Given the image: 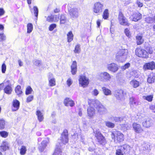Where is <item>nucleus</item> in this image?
<instances>
[{
    "label": "nucleus",
    "instance_id": "obj_50",
    "mask_svg": "<svg viewBox=\"0 0 155 155\" xmlns=\"http://www.w3.org/2000/svg\"><path fill=\"white\" fill-rule=\"evenodd\" d=\"M6 36L3 33L0 34V42L3 41L5 40Z\"/></svg>",
    "mask_w": 155,
    "mask_h": 155
},
{
    "label": "nucleus",
    "instance_id": "obj_19",
    "mask_svg": "<svg viewBox=\"0 0 155 155\" xmlns=\"http://www.w3.org/2000/svg\"><path fill=\"white\" fill-rule=\"evenodd\" d=\"M107 68L109 70L114 72H116L118 69L117 65L114 63L108 64Z\"/></svg>",
    "mask_w": 155,
    "mask_h": 155
},
{
    "label": "nucleus",
    "instance_id": "obj_35",
    "mask_svg": "<svg viewBox=\"0 0 155 155\" xmlns=\"http://www.w3.org/2000/svg\"><path fill=\"white\" fill-rule=\"evenodd\" d=\"M15 92L18 95H19L22 93L21 87L20 85H18L15 88Z\"/></svg>",
    "mask_w": 155,
    "mask_h": 155
},
{
    "label": "nucleus",
    "instance_id": "obj_33",
    "mask_svg": "<svg viewBox=\"0 0 155 155\" xmlns=\"http://www.w3.org/2000/svg\"><path fill=\"white\" fill-rule=\"evenodd\" d=\"M74 52L75 53L79 54L81 51V45L79 44H78L75 47Z\"/></svg>",
    "mask_w": 155,
    "mask_h": 155
},
{
    "label": "nucleus",
    "instance_id": "obj_51",
    "mask_svg": "<svg viewBox=\"0 0 155 155\" xmlns=\"http://www.w3.org/2000/svg\"><path fill=\"white\" fill-rule=\"evenodd\" d=\"M130 104L133 105H136V101L135 99L133 97H131L130 99Z\"/></svg>",
    "mask_w": 155,
    "mask_h": 155
},
{
    "label": "nucleus",
    "instance_id": "obj_7",
    "mask_svg": "<svg viewBox=\"0 0 155 155\" xmlns=\"http://www.w3.org/2000/svg\"><path fill=\"white\" fill-rule=\"evenodd\" d=\"M103 5L98 2L95 3L94 5L93 12L96 13H100L102 12Z\"/></svg>",
    "mask_w": 155,
    "mask_h": 155
},
{
    "label": "nucleus",
    "instance_id": "obj_9",
    "mask_svg": "<svg viewBox=\"0 0 155 155\" xmlns=\"http://www.w3.org/2000/svg\"><path fill=\"white\" fill-rule=\"evenodd\" d=\"M118 18L119 23L120 25L129 26V24L127 19L121 12H120L119 13Z\"/></svg>",
    "mask_w": 155,
    "mask_h": 155
},
{
    "label": "nucleus",
    "instance_id": "obj_24",
    "mask_svg": "<svg viewBox=\"0 0 155 155\" xmlns=\"http://www.w3.org/2000/svg\"><path fill=\"white\" fill-rule=\"evenodd\" d=\"M20 103L17 100H15L13 101V107L12 108L13 111H16L17 110L19 107Z\"/></svg>",
    "mask_w": 155,
    "mask_h": 155
},
{
    "label": "nucleus",
    "instance_id": "obj_17",
    "mask_svg": "<svg viewBox=\"0 0 155 155\" xmlns=\"http://www.w3.org/2000/svg\"><path fill=\"white\" fill-rule=\"evenodd\" d=\"M152 120L149 118L144 119L142 123L143 126L146 128L150 127L152 124Z\"/></svg>",
    "mask_w": 155,
    "mask_h": 155
},
{
    "label": "nucleus",
    "instance_id": "obj_55",
    "mask_svg": "<svg viewBox=\"0 0 155 155\" xmlns=\"http://www.w3.org/2000/svg\"><path fill=\"white\" fill-rule=\"evenodd\" d=\"M56 27V25L55 24L51 25L49 28V29L50 31H52Z\"/></svg>",
    "mask_w": 155,
    "mask_h": 155
},
{
    "label": "nucleus",
    "instance_id": "obj_61",
    "mask_svg": "<svg viewBox=\"0 0 155 155\" xmlns=\"http://www.w3.org/2000/svg\"><path fill=\"white\" fill-rule=\"evenodd\" d=\"M54 16V22H56L58 21L59 19V16H58L57 15H53Z\"/></svg>",
    "mask_w": 155,
    "mask_h": 155
},
{
    "label": "nucleus",
    "instance_id": "obj_25",
    "mask_svg": "<svg viewBox=\"0 0 155 155\" xmlns=\"http://www.w3.org/2000/svg\"><path fill=\"white\" fill-rule=\"evenodd\" d=\"M8 148V143L6 142H3L0 146V150L2 151H5Z\"/></svg>",
    "mask_w": 155,
    "mask_h": 155
},
{
    "label": "nucleus",
    "instance_id": "obj_39",
    "mask_svg": "<svg viewBox=\"0 0 155 155\" xmlns=\"http://www.w3.org/2000/svg\"><path fill=\"white\" fill-rule=\"evenodd\" d=\"M27 150L25 147L22 146L20 149V153L21 155H23L25 154Z\"/></svg>",
    "mask_w": 155,
    "mask_h": 155
},
{
    "label": "nucleus",
    "instance_id": "obj_52",
    "mask_svg": "<svg viewBox=\"0 0 155 155\" xmlns=\"http://www.w3.org/2000/svg\"><path fill=\"white\" fill-rule=\"evenodd\" d=\"M54 18L53 15H51L48 17L46 20L47 21L50 22H54Z\"/></svg>",
    "mask_w": 155,
    "mask_h": 155
},
{
    "label": "nucleus",
    "instance_id": "obj_58",
    "mask_svg": "<svg viewBox=\"0 0 155 155\" xmlns=\"http://www.w3.org/2000/svg\"><path fill=\"white\" fill-rule=\"evenodd\" d=\"M72 83V81L70 78H69L67 81V84L68 86L70 87Z\"/></svg>",
    "mask_w": 155,
    "mask_h": 155
},
{
    "label": "nucleus",
    "instance_id": "obj_6",
    "mask_svg": "<svg viewBox=\"0 0 155 155\" xmlns=\"http://www.w3.org/2000/svg\"><path fill=\"white\" fill-rule=\"evenodd\" d=\"M136 54L138 56L143 58H147L148 57L147 52L144 49L140 48H137L135 51Z\"/></svg>",
    "mask_w": 155,
    "mask_h": 155
},
{
    "label": "nucleus",
    "instance_id": "obj_32",
    "mask_svg": "<svg viewBox=\"0 0 155 155\" xmlns=\"http://www.w3.org/2000/svg\"><path fill=\"white\" fill-rule=\"evenodd\" d=\"M68 41L69 42H71L73 40V35L71 31H69L67 35Z\"/></svg>",
    "mask_w": 155,
    "mask_h": 155
},
{
    "label": "nucleus",
    "instance_id": "obj_26",
    "mask_svg": "<svg viewBox=\"0 0 155 155\" xmlns=\"http://www.w3.org/2000/svg\"><path fill=\"white\" fill-rule=\"evenodd\" d=\"M147 81L150 84L154 83L155 82V75L152 74L149 75L147 79Z\"/></svg>",
    "mask_w": 155,
    "mask_h": 155
},
{
    "label": "nucleus",
    "instance_id": "obj_64",
    "mask_svg": "<svg viewBox=\"0 0 155 155\" xmlns=\"http://www.w3.org/2000/svg\"><path fill=\"white\" fill-rule=\"evenodd\" d=\"M5 13V11L3 8H0V16L3 15Z\"/></svg>",
    "mask_w": 155,
    "mask_h": 155
},
{
    "label": "nucleus",
    "instance_id": "obj_28",
    "mask_svg": "<svg viewBox=\"0 0 155 155\" xmlns=\"http://www.w3.org/2000/svg\"><path fill=\"white\" fill-rule=\"evenodd\" d=\"M102 89L104 94L106 96L110 95L111 94V91L105 87H103Z\"/></svg>",
    "mask_w": 155,
    "mask_h": 155
},
{
    "label": "nucleus",
    "instance_id": "obj_1",
    "mask_svg": "<svg viewBox=\"0 0 155 155\" xmlns=\"http://www.w3.org/2000/svg\"><path fill=\"white\" fill-rule=\"evenodd\" d=\"M88 103L89 106H94L101 114H104L107 112L106 108L97 100H89Z\"/></svg>",
    "mask_w": 155,
    "mask_h": 155
},
{
    "label": "nucleus",
    "instance_id": "obj_16",
    "mask_svg": "<svg viewBox=\"0 0 155 155\" xmlns=\"http://www.w3.org/2000/svg\"><path fill=\"white\" fill-rule=\"evenodd\" d=\"M49 142V140L48 138L42 142L41 145L38 147V149L41 152H42L44 151L47 146V144Z\"/></svg>",
    "mask_w": 155,
    "mask_h": 155
},
{
    "label": "nucleus",
    "instance_id": "obj_22",
    "mask_svg": "<svg viewBox=\"0 0 155 155\" xmlns=\"http://www.w3.org/2000/svg\"><path fill=\"white\" fill-rule=\"evenodd\" d=\"M64 103L66 106L73 107L74 105L73 101L69 98H66L64 101Z\"/></svg>",
    "mask_w": 155,
    "mask_h": 155
},
{
    "label": "nucleus",
    "instance_id": "obj_45",
    "mask_svg": "<svg viewBox=\"0 0 155 155\" xmlns=\"http://www.w3.org/2000/svg\"><path fill=\"white\" fill-rule=\"evenodd\" d=\"M33 64L36 66H39L41 63V61L40 60L37 59H35L33 61Z\"/></svg>",
    "mask_w": 155,
    "mask_h": 155
},
{
    "label": "nucleus",
    "instance_id": "obj_41",
    "mask_svg": "<svg viewBox=\"0 0 155 155\" xmlns=\"http://www.w3.org/2000/svg\"><path fill=\"white\" fill-rule=\"evenodd\" d=\"M109 16L108 11L107 9H106L104 12L103 14V18L105 19H107Z\"/></svg>",
    "mask_w": 155,
    "mask_h": 155
},
{
    "label": "nucleus",
    "instance_id": "obj_63",
    "mask_svg": "<svg viewBox=\"0 0 155 155\" xmlns=\"http://www.w3.org/2000/svg\"><path fill=\"white\" fill-rule=\"evenodd\" d=\"M147 50L148 53L150 54H152L153 52V50L151 48L148 47L147 48Z\"/></svg>",
    "mask_w": 155,
    "mask_h": 155
},
{
    "label": "nucleus",
    "instance_id": "obj_21",
    "mask_svg": "<svg viewBox=\"0 0 155 155\" xmlns=\"http://www.w3.org/2000/svg\"><path fill=\"white\" fill-rule=\"evenodd\" d=\"M100 76L101 78L103 79L106 81H110L111 78L110 75L107 72H104L100 74Z\"/></svg>",
    "mask_w": 155,
    "mask_h": 155
},
{
    "label": "nucleus",
    "instance_id": "obj_29",
    "mask_svg": "<svg viewBox=\"0 0 155 155\" xmlns=\"http://www.w3.org/2000/svg\"><path fill=\"white\" fill-rule=\"evenodd\" d=\"M36 115L38 116V119L40 122L42 121L44 119L42 113L40 110H37L36 112Z\"/></svg>",
    "mask_w": 155,
    "mask_h": 155
},
{
    "label": "nucleus",
    "instance_id": "obj_23",
    "mask_svg": "<svg viewBox=\"0 0 155 155\" xmlns=\"http://www.w3.org/2000/svg\"><path fill=\"white\" fill-rule=\"evenodd\" d=\"M62 150L61 147L59 145H56L55 149L53 155H61Z\"/></svg>",
    "mask_w": 155,
    "mask_h": 155
},
{
    "label": "nucleus",
    "instance_id": "obj_14",
    "mask_svg": "<svg viewBox=\"0 0 155 155\" xmlns=\"http://www.w3.org/2000/svg\"><path fill=\"white\" fill-rule=\"evenodd\" d=\"M87 109V115L89 118H93L95 115V110L94 108L92 107V106H90Z\"/></svg>",
    "mask_w": 155,
    "mask_h": 155
},
{
    "label": "nucleus",
    "instance_id": "obj_54",
    "mask_svg": "<svg viewBox=\"0 0 155 155\" xmlns=\"http://www.w3.org/2000/svg\"><path fill=\"white\" fill-rule=\"evenodd\" d=\"M0 135L3 137H6L8 136V133L5 131H3L0 132Z\"/></svg>",
    "mask_w": 155,
    "mask_h": 155
},
{
    "label": "nucleus",
    "instance_id": "obj_36",
    "mask_svg": "<svg viewBox=\"0 0 155 155\" xmlns=\"http://www.w3.org/2000/svg\"><path fill=\"white\" fill-rule=\"evenodd\" d=\"M66 18L64 15H62L60 18V23L61 24H64L66 21Z\"/></svg>",
    "mask_w": 155,
    "mask_h": 155
},
{
    "label": "nucleus",
    "instance_id": "obj_48",
    "mask_svg": "<svg viewBox=\"0 0 155 155\" xmlns=\"http://www.w3.org/2000/svg\"><path fill=\"white\" fill-rule=\"evenodd\" d=\"M116 155H124V153L122 150L120 148L117 150L116 152Z\"/></svg>",
    "mask_w": 155,
    "mask_h": 155
},
{
    "label": "nucleus",
    "instance_id": "obj_60",
    "mask_svg": "<svg viewBox=\"0 0 155 155\" xmlns=\"http://www.w3.org/2000/svg\"><path fill=\"white\" fill-rule=\"evenodd\" d=\"M124 32L127 36L129 37L130 36V32L129 29L127 28L126 29L124 30Z\"/></svg>",
    "mask_w": 155,
    "mask_h": 155
},
{
    "label": "nucleus",
    "instance_id": "obj_10",
    "mask_svg": "<svg viewBox=\"0 0 155 155\" xmlns=\"http://www.w3.org/2000/svg\"><path fill=\"white\" fill-rule=\"evenodd\" d=\"M126 94V92L121 89L116 90L114 92L115 96L118 100H120L123 98L124 96Z\"/></svg>",
    "mask_w": 155,
    "mask_h": 155
},
{
    "label": "nucleus",
    "instance_id": "obj_40",
    "mask_svg": "<svg viewBox=\"0 0 155 155\" xmlns=\"http://www.w3.org/2000/svg\"><path fill=\"white\" fill-rule=\"evenodd\" d=\"M33 30V25L31 23H28L27 25V32L30 33Z\"/></svg>",
    "mask_w": 155,
    "mask_h": 155
},
{
    "label": "nucleus",
    "instance_id": "obj_20",
    "mask_svg": "<svg viewBox=\"0 0 155 155\" xmlns=\"http://www.w3.org/2000/svg\"><path fill=\"white\" fill-rule=\"evenodd\" d=\"M77 71V63L76 61H74L71 66V72L73 75L76 74Z\"/></svg>",
    "mask_w": 155,
    "mask_h": 155
},
{
    "label": "nucleus",
    "instance_id": "obj_62",
    "mask_svg": "<svg viewBox=\"0 0 155 155\" xmlns=\"http://www.w3.org/2000/svg\"><path fill=\"white\" fill-rule=\"evenodd\" d=\"M150 108L154 112H155V106L153 105H151L150 106Z\"/></svg>",
    "mask_w": 155,
    "mask_h": 155
},
{
    "label": "nucleus",
    "instance_id": "obj_30",
    "mask_svg": "<svg viewBox=\"0 0 155 155\" xmlns=\"http://www.w3.org/2000/svg\"><path fill=\"white\" fill-rule=\"evenodd\" d=\"M136 39L137 40V43L138 45H141L143 42V40L141 36L137 35L136 36Z\"/></svg>",
    "mask_w": 155,
    "mask_h": 155
},
{
    "label": "nucleus",
    "instance_id": "obj_12",
    "mask_svg": "<svg viewBox=\"0 0 155 155\" xmlns=\"http://www.w3.org/2000/svg\"><path fill=\"white\" fill-rule=\"evenodd\" d=\"M70 14L72 20H74L78 18L79 16L78 9L76 8H72L70 12Z\"/></svg>",
    "mask_w": 155,
    "mask_h": 155
},
{
    "label": "nucleus",
    "instance_id": "obj_8",
    "mask_svg": "<svg viewBox=\"0 0 155 155\" xmlns=\"http://www.w3.org/2000/svg\"><path fill=\"white\" fill-rule=\"evenodd\" d=\"M80 85L83 87H85L89 83L88 79L84 75H81L79 80Z\"/></svg>",
    "mask_w": 155,
    "mask_h": 155
},
{
    "label": "nucleus",
    "instance_id": "obj_47",
    "mask_svg": "<svg viewBox=\"0 0 155 155\" xmlns=\"http://www.w3.org/2000/svg\"><path fill=\"white\" fill-rule=\"evenodd\" d=\"M143 149L144 150H148L150 148V145L148 144L145 143L142 145Z\"/></svg>",
    "mask_w": 155,
    "mask_h": 155
},
{
    "label": "nucleus",
    "instance_id": "obj_46",
    "mask_svg": "<svg viewBox=\"0 0 155 155\" xmlns=\"http://www.w3.org/2000/svg\"><path fill=\"white\" fill-rule=\"evenodd\" d=\"M5 123L3 119L0 120V129H3L4 128Z\"/></svg>",
    "mask_w": 155,
    "mask_h": 155
},
{
    "label": "nucleus",
    "instance_id": "obj_38",
    "mask_svg": "<svg viewBox=\"0 0 155 155\" xmlns=\"http://www.w3.org/2000/svg\"><path fill=\"white\" fill-rule=\"evenodd\" d=\"M123 117H115L113 118V120L116 122H121L123 120Z\"/></svg>",
    "mask_w": 155,
    "mask_h": 155
},
{
    "label": "nucleus",
    "instance_id": "obj_56",
    "mask_svg": "<svg viewBox=\"0 0 155 155\" xmlns=\"http://www.w3.org/2000/svg\"><path fill=\"white\" fill-rule=\"evenodd\" d=\"M130 65V63H128L126 64H125L124 66H122L121 67V69L124 70H125V69L128 68Z\"/></svg>",
    "mask_w": 155,
    "mask_h": 155
},
{
    "label": "nucleus",
    "instance_id": "obj_43",
    "mask_svg": "<svg viewBox=\"0 0 155 155\" xmlns=\"http://www.w3.org/2000/svg\"><path fill=\"white\" fill-rule=\"evenodd\" d=\"M32 10L33 12H34L35 16L37 18L38 13V8L36 6H34Z\"/></svg>",
    "mask_w": 155,
    "mask_h": 155
},
{
    "label": "nucleus",
    "instance_id": "obj_27",
    "mask_svg": "<svg viewBox=\"0 0 155 155\" xmlns=\"http://www.w3.org/2000/svg\"><path fill=\"white\" fill-rule=\"evenodd\" d=\"M130 84L134 88H136L139 86V82L135 79H133L130 82Z\"/></svg>",
    "mask_w": 155,
    "mask_h": 155
},
{
    "label": "nucleus",
    "instance_id": "obj_13",
    "mask_svg": "<svg viewBox=\"0 0 155 155\" xmlns=\"http://www.w3.org/2000/svg\"><path fill=\"white\" fill-rule=\"evenodd\" d=\"M132 127L133 130L137 133H140L143 131V130L141 126L139 124L134 123L133 124Z\"/></svg>",
    "mask_w": 155,
    "mask_h": 155
},
{
    "label": "nucleus",
    "instance_id": "obj_42",
    "mask_svg": "<svg viewBox=\"0 0 155 155\" xmlns=\"http://www.w3.org/2000/svg\"><path fill=\"white\" fill-rule=\"evenodd\" d=\"M105 123L106 126L109 127L113 128L115 126V125L114 124L109 121H106L105 122Z\"/></svg>",
    "mask_w": 155,
    "mask_h": 155
},
{
    "label": "nucleus",
    "instance_id": "obj_15",
    "mask_svg": "<svg viewBox=\"0 0 155 155\" xmlns=\"http://www.w3.org/2000/svg\"><path fill=\"white\" fill-rule=\"evenodd\" d=\"M124 153L125 154H128L130 152L131 147L130 146L127 144L123 145L120 147Z\"/></svg>",
    "mask_w": 155,
    "mask_h": 155
},
{
    "label": "nucleus",
    "instance_id": "obj_59",
    "mask_svg": "<svg viewBox=\"0 0 155 155\" xmlns=\"http://www.w3.org/2000/svg\"><path fill=\"white\" fill-rule=\"evenodd\" d=\"M6 66L5 64H2V70L3 73H5L6 71Z\"/></svg>",
    "mask_w": 155,
    "mask_h": 155
},
{
    "label": "nucleus",
    "instance_id": "obj_34",
    "mask_svg": "<svg viewBox=\"0 0 155 155\" xmlns=\"http://www.w3.org/2000/svg\"><path fill=\"white\" fill-rule=\"evenodd\" d=\"M49 84L50 86H53L56 84L55 80L54 78H49Z\"/></svg>",
    "mask_w": 155,
    "mask_h": 155
},
{
    "label": "nucleus",
    "instance_id": "obj_57",
    "mask_svg": "<svg viewBox=\"0 0 155 155\" xmlns=\"http://www.w3.org/2000/svg\"><path fill=\"white\" fill-rule=\"evenodd\" d=\"M33 99V96L32 95H30L29 96L27 99L26 102H29L31 101Z\"/></svg>",
    "mask_w": 155,
    "mask_h": 155
},
{
    "label": "nucleus",
    "instance_id": "obj_31",
    "mask_svg": "<svg viewBox=\"0 0 155 155\" xmlns=\"http://www.w3.org/2000/svg\"><path fill=\"white\" fill-rule=\"evenodd\" d=\"M4 90L5 93L8 94H11L12 91V87L9 85L6 86L4 88Z\"/></svg>",
    "mask_w": 155,
    "mask_h": 155
},
{
    "label": "nucleus",
    "instance_id": "obj_11",
    "mask_svg": "<svg viewBox=\"0 0 155 155\" xmlns=\"http://www.w3.org/2000/svg\"><path fill=\"white\" fill-rule=\"evenodd\" d=\"M144 70H153L155 69V62L152 61L149 63H145L143 66Z\"/></svg>",
    "mask_w": 155,
    "mask_h": 155
},
{
    "label": "nucleus",
    "instance_id": "obj_5",
    "mask_svg": "<svg viewBox=\"0 0 155 155\" xmlns=\"http://www.w3.org/2000/svg\"><path fill=\"white\" fill-rule=\"evenodd\" d=\"M95 136L96 137L97 142L100 144L104 145L106 143V141L104 137L98 130H96L94 132Z\"/></svg>",
    "mask_w": 155,
    "mask_h": 155
},
{
    "label": "nucleus",
    "instance_id": "obj_37",
    "mask_svg": "<svg viewBox=\"0 0 155 155\" xmlns=\"http://www.w3.org/2000/svg\"><path fill=\"white\" fill-rule=\"evenodd\" d=\"M145 21L148 23H154L153 17V18L148 17L145 18Z\"/></svg>",
    "mask_w": 155,
    "mask_h": 155
},
{
    "label": "nucleus",
    "instance_id": "obj_2",
    "mask_svg": "<svg viewBox=\"0 0 155 155\" xmlns=\"http://www.w3.org/2000/svg\"><path fill=\"white\" fill-rule=\"evenodd\" d=\"M111 137L116 143H120L124 140V134L120 132L114 130L111 132Z\"/></svg>",
    "mask_w": 155,
    "mask_h": 155
},
{
    "label": "nucleus",
    "instance_id": "obj_3",
    "mask_svg": "<svg viewBox=\"0 0 155 155\" xmlns=\"http://www.w3.org/2000/svg\"><path fill=\"white\" fill-rule=\"evenodd\" d=\"M68 131L66 129H65L61 134L60 139L58 140V144L59 146L61 147L64 144L67 143L68 141Z\"/></svg>",
    "mask_w": 155,
    "mask_h": 155
},
{
    "label": "nucleus",
    "instance_id": "obj_53",
    "mask_svg": "<svg viewBox=\"0 0 155 155\" xmlns=\"http://www.w3.org/2000/svg\"><path fill=\"white\" fill-rule=\"evenodd\" d=\"M91 94L92 95L97 96L99 94V91L95 89L91 92Z\"/></svg>",
    "mask_w": 155,
    "mask_h": 155
},
{
    "label": "nucleus",
    "instance_id": "obj_44",
    "mask_svg": "<svg viewBox=\"0 0 155 155\" xmlns=\"http://www.w3.org/2000/svg\"><path fill=\"white\" fill-rule=\"evenodd\" d=\"M143 99L149 101H152L153 97L152 95H149L147 96H143Z\"/></svg>",
    "mask_w": 155,
    "mask_h": 155
},
{
    "label": "nucleus",
    "instance_id": "obj_49",
    "mask_svg": "<svg viewBox=\"0 0 155 155\" xmlns=\"http://www.w3.org/2000/svg\"><path fill=\"white\" fill-rule=\"evenodd\" d=\"M32 91V89L30 87H28L26 88L25 94L26 95L30 94Z\"/></svg>",
    "mask_w": 155,
    "mask_h": 155
},
{
    "label": "nucleus",
    "instance_id": "obj_18",
    "mask_svg": "<svg viewBox=\"0 0 155 155\" xmlns=\"http://www.w3.org/2000/svg\"><path fill=\"white\" fill-rule=\"evenodd\" d=\"M142 18V15L139 13H134L130 17L131 19L134 21H137Z\"/></svg>",
    "mask_w": 155,
    "mask_h": 155
},
{
    "label": "nucleus",
    "instance_id": "obj_4",
    "mask_svg": "<svg viewBox=\"0 0 155 155\" xmlns=\"http://www.w3.org/2000/svg\"><path fill=\"white\" fill-rule=\"evenodd\" d=\"M128 51L127 49H120L116 54V58L118 60L124 61L127 57Z\"/></svg>",
    "mask_w": 155,
    "mask_h": 155
}]
</instances>
